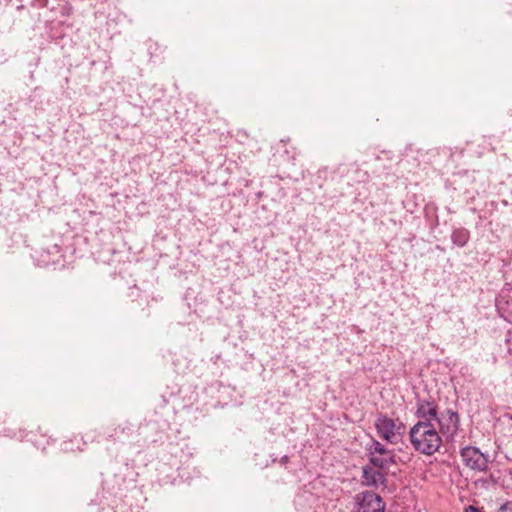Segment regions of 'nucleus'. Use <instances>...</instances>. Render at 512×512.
<instances>
[{
    "instance_id": "f257e3e1",
    "label": "nucleus",
    "mask_w": 512,
    "mask_h": 512,
    "mask_svg": "<svg viewBox=\"0 0 512 512\" xmlns=\"http://www.w3.org/2000/svg\"><path fill=\"white\" fill-rule=\"evenodd\" d=\"M413 448L421 454L433 455L442 445V438L433 423L418 421L409 431Z\"/></svg>"
},
{
    "instance_id": "f03ea898",
    "label": "nucleus",
    "mask_w": 512,
    "mask_h": 512,
    "mask_svg": "<svg viewBox=\"0 0 512 512\" xmlns=\"http://www.w3.org/2000/svg\"><path fill=\"white\" fill-rule=\"evenodd\" d=\"M375 428L379 437L391 444H397L405 432V425L399 419L389 418L380 414L375 420Z\"/></svg>"
},
{
    "instance_id": "7ed1b4c3",
    "label": "nucleus",
    "mask_w": 512,
    "mask_h": 512,
    "mask_svg": "<svg viewBox=\"0 0 512 512\" xmlns=\"http://www.w3.org/2000/svg\"><path fill=\"white\" fill-rule=\"evenodd\" d=\"M435 421L441 433L447 440H452L459 430V415L452 409H446L438 414Z\"/></svg>"
},
{
    "instance_id": "20e7f679",
    "label": "nucleus",
    "mask_w": 512,
    "mask_h": 512,
    "mask_svg": "<svg viewBox=\"0 0 512 512\" xmlns=\"http://www.w3.org/2000/svg\"><path fill=\"white\" fill-rule=\"evenodd\" d=\"M358 512H385L383 499L372 491H365L357 495Z\"/></svg>"
},
{
    "instance_id": "39448f33",
    "label": "nucleus",
    "mask_w": 512,
    "mask_h": 512,
    "mask_svg": "<svg viewBox=\"0 0 512 512\" xmlns=\"http://www.w3.org/2000/svg\"><path fill=\"white\" fill-rule=\"evenodd\" d=\"M463 463L472 470L484 471L488 466V458L478 448L464 447L460 452Z\"/></svg>"
},
{
    "instance_id": "423d86ee",
    "label": "nucleus",
    "mask_w": 512,
    "mask_h": 512,
    "mask_svg": "<svg viewBox=\"0 0 512 512\" xmlns=\"http://www.w3.org/2000/svg\"><path fill=\"white\" fill-rule=\"evenodd\" d=\"M415 415L419 418V421L432 423L438 416L437 405L433 401L419 399L416 403Z\"/></svg>"
},
{
    "instance_id": "0eeeda50",
    "label": "nucleus",
    "mask_w": 512,
    "mask_h": 512,
    "mask_svg": "<svg viewBox=\"0 0 512 512\" xmlns=\"http://www.w3.org/2000/svg\"><path fill=\"white\" fill-rule=\"evenodd\" d=\"M363 481L367 486L378 487L380 484H384L385 476L374 467L366 466L363 468Z\"/></svg>"
},
{
    "instance_id": "6e6552de",
    "label": "nucleus",
    "mask_w": 512,
    "mask_h": 512,
    "mask_svg": "<svg viewBox=\"0 0 512 512\" xmlns=\"http://www.w3.org/2000/svg\"><path fill=\"white\" fill-rule=\"evenodd\" d=\"M470 238V233L465 228H459L453 231L451 235L452 242L458 247H463L467 244Z\"/></svg>"
},
{
    "instance_id": "1a4fd4ad",
    "label": "nucleus",
    "mask_w": 512,
    "mask_h": 512,
    "mask_svg": "<svg viewBox=\"0 0 512 512\" xmlns=\"http://www.w3.org/2000/svg\"><path fill=\"white\" fill-rule=\"evenodd\" d=\"M392 462V452H389L388 455L377 454L370 456V463L373 465V467L386 468Z\"/></svg>"
},
{
    "instance_id": "9d476101",
    "label": "nucleus",
    "mask_w": 512,
    "mask_h": 512,
    "mask_svg": "<svg viewBox=\"0 0 512 512\" xmlns=\"http://www.w3.org/2000/svg\"><path fill=\"white\" fill-rule=\"evenodd\" d=\"M390 451L388 449H386V447L381 444L379 441H376L374 440L370 449H369V453H370V456L372 455H388Z\"/></svg>"
},
{
    "instance_id": "9b49d317",
    "label": "nucleus",
    "mask_w": 512,
    "mask_h": 512,
    "mask_svg": "<svg viewBox=\"0 0 512 512\" xmlns=\"http://www.w3.org/2000/svg\"><path fill=\"white\" fill-rule=\"evenodd\" d=\"M467 512H479L475 507L470 506Z\"/></svg>"
},
{
    "instance_id": "f8f14e48",
    "label": "nucleus",
    "mask_w": 512,
    "mask_h": 512,
    "mask_svg": "<svg viewBox=\"0 0 512 512\" xmlns=\"http://www.w3.org/2000/svg\"><path fill=\"white\" fill-rule=\"evenodd\" d=\"M507 508H508V505H507V504H505V505L501 506L500 511H501V512H503V511H505Z\"/></svg>"
}]
</instances>
